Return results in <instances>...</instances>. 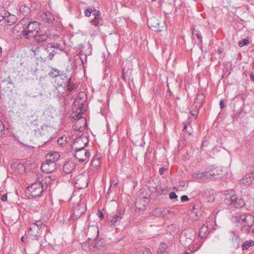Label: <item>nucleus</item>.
I'll return each mask as SVG.
<instances>
[{"label":"nucleus","mask_w":254,"mask_h":254,"mask_svg":"<svg viewBox=\"0 0 254 254\" xmlns=\"http://www.w3.org/2000/svg\"><path fill=\"white\" fill-rule=\"evenodd\" d=\"M2 18H4V21L9 25L14 24L16 21V17L7 11H3Z\"/></svg>","instance_id":"nucleus-15"},{"label":"nucleus","mask_w":254,"mask_h":254,"mask_svg":"<svg viewBox=\"0 0 254 254\" xmlns=\"http://www.w3.org/2000/svg\"><path fill=\"white\" fill-rule=\"evenodd\" d=\"M192 176L195 179L202 180L212 178L210 171L204 172H195L193 174Z\"/></svg>","instance_id":"nucleus-17"},{"label":"nucleus","mask_w":254,"mask_h":254,"mask_svg":"<svg viewBox=\"0 0 254 254\" xmlns=\"http://www.w3.org/2000/svg\"><path fill=\"white\" fill-rule=\"evenodd\" d=\"M148 26L150 28L152 29L153 28H157V26H159V23L158 21L156 19H153L150 20L148 22Z\"/></svg>","instance_id":"nucleus-30"},{"label":"nucleus","mask_w":254,"mask_h":254,"mask_svg":"<svg viewBox=\"0 0 254 254\" xmlns=\"http://www.w3.org/2000/svg\"><path fill=\"white\" fill-rule=\"evenodd\" d=\"M85 95L84 93H81L79 94V96H78V98H79V100H82V97H81V96H84Z\"/></svg>","instance_id":"nucleus-54"},{"label":"nucleus","mask_w":254,"mask_h":254,"mask_svg":"<svg viewBox=\"0 0 254 254\" xmlns=\"http://www.w3.org/2000/svg\"><path fill=\"white\" fill-rule=\"evenodd\" d=\"M125 209L120 208L108 215L107 218L110 226L114 227L118 225L123 216L125 215Z\"/></svg>","instance_id":"nucleus-4"},{"label":"nucleus","mask_w":254,"mask_h":254,"mask_svg":"<svg viewBox=\"0 0 254 254\" xmlns=\"http://www.w3.org/2000/svg\"><path fill=\"white\" fill-rule=\"evenodd\" d=\"M46 243H47V241L46 240V238L44 236V238H43V240L40 241V244L41 246H43V245H44Z\"/></svg>","instance_id":"nucleus-46"},{"label":"nucleus","mask_w":254,"mask_h":254,"mask_svg":"<svg viewBox=\"0 0 254 254\" xmlns=\"http://www.w3.org/2000/svg\"><path fill=\"white\" fill-rule=\"evenodd\" d=\"M4 132V126L3 123L0 120V137H1Z\"/></svg>","instance_id":"nucleus-37"},{"label":"nucleus","mask_w":254,"mask_h":254,"mask_svg":"<svg viewBox=\"0 0 254 254\" xmlns=\"http://www.w3.org/2000/svg\"><path fill=\"white\" fill-rule=\"evenodd\" d=\"M86 120L85 119V118H80L78 120H77L76 121V122L75 123V128L76 129V127H77V126L78 125V124L82 122V123L84 124V123L85 122Z\"/></svg>","instance_id":"nucleus-38"},{"label":"nucleus","mask_w":254,"mask_h":254,"mask_svg":"<svg viewBox=\"0 0 254 254\" xmlns=\"http://www.w3.org/2000/svg\"><path fill=\"white\" fill-rule=\"evenodd\" d=\"M11 168L14 169L19 170L20 173H22L25 171V166L23 164L19 163H15L11 165Z\"/></svg>","instance_id":"nucleus-27"},{"label":"nucleus","mask_w":254,"mask_h":254,"mask_svg":"<svg viewBox=\"0 0 254 254\" xmlns=\"http://www.w3.org/2000/svg\"><path fill=\"white\" fill-rule=\"evenodd\" d=\"M43 190V185L40 182L35 183L27 188V193L29 194L30 196L33 198L40 196Z\"/></svg>","instance_id":"nucleus-5"},{"label":"nucleus","mask_w":254,"mask_h":254,"mask_svg":"<svg viewBox=\"0 0 254 254\" xmlns=\"http://www.w3.org/2000/svg\"><path fill=\"white\" fill-rule=\"evenodd\" d=\"M214 196L213 194H209L207 197V201L213 202L214 200Z\"/></svg>","instance_id":"nucleus-43"},{"label":"nucleus","mask_w":254,"mask_h":254,"mask_svg":"<svg viewBox=\"0 0 254 254\" xmlns=\"http://www.w3.org/2000/svg\"><path fill=\"white\" fill-rule=\"evenodd\" d=\"M56 163H53L48 160H46L41 165L42 170L46 173H50L56 169Z\"/></svg>","instance_id":"nucleus-14"},{"label":"nucleus","mask_w":254,"mask_h":254,"mask_svg":"<svg viewBox=\"0 0 254 254\" xmlns=\"http://www.w3.org/2000/svg\"><path fill=\"white\" fill-rule=\"evenodd\" d=\"M253 233L254 234V229H253Z\"/></svg>","instance_id":"nucleus-62"},{"label":"nucleus","mask_w":254,"mask_h":254,"mask_svg":"<svg viewBox=\"0 0 254 254\" xmlns=\"http://www.w3.org/2000/svg\"><path fill=\"white\" fill-rule=\"evenodd\" d=\"M249 40L248 38L243 39L238 43V45L240 47H242L244 46H247L249 44Z\"/></svg>","instance_id":"nucleus-35"},{"label":"nucleus","mask_w":254,"mask_h":254,"mask_svg":"<svg viewBox=\"0 0 254 254\" xmlns=\"http://www.w3.org/2000/svg\"><path fill=\"white\" fill-rule=\"evenodd\" d=\"M39 50H40V48L39 47H37L35 49H34L33 50V52L35 53V54H36V53L37 52H39Z\"/></svg>","instance_id":"nucleus-56"},{"label":"nucleus","mask_w":254,"mask_h":254,"mask_svg":"<svg viewBox=\"0 0 254 254\" xmlns=\"http://www.w3.org/2000/svg\"><path fill=\"white\" fill-rule=\"evenodd\" d=\"M155 31H157V32H160L161 31V30L156 29V30H155Z\"/></svg>","instance_id":"nucleus-60"},{"label":"nucleus","mask_w":254,"mask_h":254,"mask_svg":"<svg viewBox=\"0 0 254 254\" xmlns=\"http://www.w3.org/2000/svg\"><path fill=\"white\" fill-rule=\"evenodd\" d=\"M118 184V182L116 180H113L111 181V185L109 190H111L112 188H114Z\"/></svg>","instance_id":"nucleus-41"},{"label":"nucleus","mask_w":254,"mask_h":254,"mask_svg":"<svg viewBox=\"0 0 254 254\" xmlns=\"http://www.w3.org/2000/svg\"><path fill=\"white\" fill-rule=\"evenodd\" d=\"M39 23L35 21L29 22L26 28L22 32V36L27 39L34 38L40 30Z\"/></svg>","instance_id":"nucleus-2"},{"label":"nucleus","mask_w":254,"mask_h":254,"mask_svg":"<svg viewBox=\"0 0 254 254\" xmlns=\"http://www.w3.org/2000/svg\"><path fill=\"white\" fill-rule=\"evenodd\" d=\"M209 233L208 227L206 224H203L199 229L198 237L200 239L206 238Z\"/></svg>","instance_id":"nucleus-19"},{"label":"nucleus","mask_w":254,"mask_h":254,"mask_svg":"<svg viewBox=\"0 0 254 254\" xmlns=\"http://www.w3.org/2000/svg\"><path fill=\"white\" fill-rule=\"evenodd\" d=\"M49 74L53 78H56L59 76H60L61 77H65V74L63 71H61L57 68H52L51 72L49 73Z\"/></svg>","instance_id":"nucleus-24"},{"label":"nucleus","mask_w":254,"mask_h":254,"mask_svg":"<svg viewBox=\"0 0 254 254\" xmlns=\"http://www.w3.org/2000/svg\"><path fill=\"white\" fill-rule=\"evenodd\" d=\"M24 9H26V10H27L28 11L29 10V8L27 6H21L19 8V9L20 11H21L22 10Z\"/></svg>","instance_id":"nucleus-51"},{"label":"nucleus","mask_w":254,"mask_h":254,"mask_svg":"<svg viewBox=\"0 0 254 254\" xmlns=\"http://www.w3.org/2000/svg\"><path fill=\"white\" fill-rule=\"evenodd\" d=\"M2 52V48L0 47V53Z\"/></svg>","instance_id":"nucleus-61"},{"label":"nucleus","mask_w":254,"mask_h":254,"mask_svg":"<svg viewBox=\"0 0 254 254\" xmlns=\"http://www.w3.org/2000/svg\"><path fill=\"white\" fill-rule=\"evenodd\" d=\"M168 231L172 235H175L179 231V227L176 224H171L168 226Z\"/></svg>","instance_id":"nucleus-25"},{"label":"nucleus","mask_w":254,"mask_h":254,"mask_svg":"<svg viewBox=\"0 0 254 254\" xmlns=\"http://www.w3.org/2000/svg\"><path fill=\"white\" fill-rule=\"evenodd\" d=\"M66 88L68 91L69 92L72 91L75 88V84L73 83H71L70 78L68 79V84L67 85Z\"/></svg>","instance_id":"nucleus-34"},{"label":"nucleus","mask_w":254,"mask_h":254,"mask_svg":"<svg viewBox=\"0 0 254 254\" xmlns=\"http://www.w3.org/2000/svg\"><path fill=\"white\" fill-rule=\"evenodd\" d=\"M7 196L6 194H3L2 195L1 199L3 201H5L7 200Z\"/></svg>","instance_id":"nucleus-48"},{"label":"nucleus","mask_w":254,"mask_h":254,"mask_svg":"<svg viewBox=\"0 0 254 254\" xmlns=\"http://www.w3.org/2000/svg\"><path fill=\"white\" fill-rule=\"evenodd\" d=\"M220 107L221 109H223L224 107V104L223 100H221L219 103Z\"/></svg>","instance_id":"nucleus-49"},{"label":"nucleus","mask_w":254,"mask_h":254,"mask_svg":"<svg viewBox=\"0 0 254 254\" xmlns=\"http://www.w3.org/2000/svg\"><path fill=\"white\" fill-rule=\"evenodd\" d=\"M250 77L251 78V80L254 82V74L253 73H251Z\"/></svg>","instance_id":"nucleus-53"},{"label":"nucleus","mask_w":254,"mask_h":254,"mask_svg":"<svg viewBox=\"0 0 254 254\" xmlns=\"http://www.w3.org/2000/svg\"><path fill=\"white\" fill-rule=\"evenodd\" d=\"M102 21V19L101 17H94V19L91 21V23L93 25L96 26H100L102 25L101 22Z\"/></svg>","instance_id":"nucleus-33"},{"label":"nucleus","mask_w":254,"mask_h":254,"mask_svg":"<svg viewBox=\"0 0 254 254\" xmlns=\"http://www.w3.org/2000/svg\"><path fill=\"white\" fill-rule=\"evenodd\" d=\"M98 216L101 219H103L104 217V213L101 211H99L98 212Z\"/></svg>","instance_id":"nucleus-47"},{"label":"nucleus","mask_w":254,"mask_h":254,"mask_svg":"<svg viewBox=\"0 0 254 254\" xmlns=\"http://www.w3.org/2000/svg\"><path fill=\"white\" fill-rule=\"evenodd\" d=\"M254 179V174L253 173L247 174L241 180L240 183L242 184L247 185L250 184Z\"/></svg>","instance_id":"nucleus-22"},{"label":"nucleus","mask_w":254,"mask_h":254,"mask_svg":"<svg viewBox=\"0 0 254 254\" xmlns=\"http://www.w3.org/2000/svg\"><path fill=\"white\" fill-rule=\"evenodd\" d=\"M254 245V241H246L242 245V249L243 250H248L250 247Z\"/></svg>","instance_id":"nucleus-28"},{"label":"nucleus","mask_w":254,"mask_h":254,"mask_svg":"<svg viewBox=\"0 0 254 254\" xmlns=\"http://www.w3.org/2000/svg\"><path fill=\"white\" fill-rule=\"evenodd\" d=\"M163 214V210L161 208H156L152 211V215L156 217H158Z\"/></svg>","instance_id":"nucleus-31"},{"label":"nucleus","mask_w":254,"mask_h":254,"mask_svg":"<svg viewBox=\"0 0 254 254\" xmlns=\"http://www.w3.org/2000/svg\"><path fill=\"white\" fill-rule=\"evenodd\" d=\"M204 99V97L202 94H198L195 99L194 103L197 104V105H198L199 106H201L202 104Z\"/></svg>","instance_id":"nucleus-29"},{"label":"nucleus","mask_w":254,"mask_h":254,"mask_svg":"<svg viewBox=\"0 0 254 254\" xmlns=\"http://www.w3.org/2000/svg\"><path fill=\"white\" fill-rule=\"evenodd\" d=\"M192 35H195L198 39L200 40L201 41H202L201 34L198 31L193 29L192 31Z\"/></svg>","instance_id":"nucleus-36"},{"label":"nucleus","mask_w":254,"mask_h":254,"mask_svg":"<svg viewBox=\"0 0 254 254\" xmlns=\"http://www.w3.org/2000/svg\"><path fill=\"white\" fill-rule=\"evenodd\" d=\"M187 128H188L187 126H184V127H183V130H187Z\"/></svg>","instance_id":"nucleus-58"},{"label":"nucleus","mask_w":254,"mask_h":254,"mask_svg":"<svg viewBox=\"0 0 254 254\" xmlns=\"http://www.w3.org/2000/svg\"><path fill=\"white\" fill-rule=\"evenodd\" d=\"M84 102V100H83L82 102ZM81 104H82V103H81Z\"/></svg>","instance_id":"nucleus-63"},{"label":"nucleus","mask_w":254,"mask_h":254,"mask_svg":"<svg viewBox=\"0 0 254 254\" xmlns=\"http://www.w3.org/2000/svg\"><path fill=\"white\" fill-rule=\"evenodd\" d=\"M169 198L171 199H177L178 198V195L175 192H171L169 193Z\"/></svg>","instance_id":"nucleus-42"},{"label":"nucleus","mask_w":254,"mask_h":254,"mask_svg":"<svg viewBox=\"0 0 254 254\" xmlns=\"http://www.w3.org/2000/svg\"><path fill=\"white\" fill-rule=\"evenodd\" d=\"M181 199L182 201L185 202V201H187L189 200V199L187 195H184L181 196Z\"/></svg>","instance_id":"nucleus-45"},{"label":"nucleus","mask_w":254,"mask_h":254,"mask_svg":"<svg viewBox=\"0 0 254 254\" xmlns=\"http://www.w3.org/2000/svg\"><path fill=\"white\" fill-rule=\"evenodd\" d=\"M58 142L59 143L60 142V140H59V139H58Z\"/></svg>","instance_id":"nucleus-64"},{"label":"nucleus","mask_w":254,"mask_h":254,"mask_svg":"<svg viewBox=\"0 0 254 254\" xmlns=\"http://www.w3.org/2000/svg\"><path fill=\"white\" fill-rule=\"evenodd\" d=\"M35 41L38 43H42L44 42H48L50 39V37L46 33H40L39 32L35 36L34 38Z\"/></svg>","instance_id":"nucleus-18"},{"label":"nucleus","mask_w":254,"mask_h":254,"mask_svg":"<svg viewBox=\"0 0 254 254\" xmlns=\"http://www.w3.org/2000/svg\"><path fill=\"white\" fill-rule=\"evenodd\" d=\"M75 167V164L71 160L66 161L63 165V171L65 174L70 173Z\"/></svg>","instance_id":"nucleus-16"},{"label":"nucleus","mask_w":254,"mask_h":254,"mask_svg":"<svg viewBox=\"0 0 254 254\" xmlns=\"http://www.w3.org/2000/svg\"><path fill=\"white\" fill-rule=\"evenodd\" d=\"M3 13V12L1 13L0 14V22L1 21H2V20H4V18H2Z\"/></svg>","instance_id":"nucleus-55"},{"label":"nucleus","mask_w":254,"mask_h":254,"mask_svg":"<svg viewBox=\"0 0 254 254\" xmlns=\"http://www.w3.org/2000/svg\"><path fill=\"white\" fill-rule=\"evenodd\" d=\"M92 13V10L91 8L86 9L84 11L85 15L87 17L90 16Z\"/></svg>","instance_id":"nucleus-40"},{"label":"nucleus","mask_w":254,"mask_h":254,"mask_svg":"<svg viewBox=\"0 0 254 254\" xmlns=\"http://www.w3.org/2000/svg\"><path fill=\"white\" fill-rule=\"evenodd\" d=\"M144 254H151L150 251L148 249H144Z\"/></svg>","instance_id":"nucleus-50"},{"label":"nucleus","mask_w":254,"mask_h":254,"mask_svg":"<svg viewBox=\"0 0 254 254\" xmlns=\"http://www.w3.org/2000/svg\"><path fill=\"white\" fill-rule=\"evenodd\" d=\"M167 245L165 243L160 244L157 251V254H168Z\"/></svg>","instance_id":"nucleus-26"},{"label":"nucleus","mask_w":254,"mask_h":254,"mask_svg":"<svg viewBox=\"0 0 254 254\" xmlns=\"http://www.w3.org/2000/svg\"><path fill=\"white\" fill-rule=\"evenodd\" d=\"M235 219L237 223L243 227H247L249 231L250 229L254 225V217L249 213H243L242 214H237Z\"/></svg>","instance_id":"nucleus-3"},{"label":"nucleus","mask_w":254,"mask_h":254,"mask_svg":"<svg viewBox=\"0 0 254 254\" xmlns=\"http://www.w3.org/2000/svg\"><path fill=\"white\" fill-rule=\"evenodd\" d=\"M201 246V245L195 247L194 245H193V246H191L190 249L187 250L185 252V253L187 254H190L191 253H194L195 252H196L200 248Z\"/></svg>","instance_id":"nucleus-32"},{"label":"nucleus","mask_w":254,"mask_h":254,"mask_svg":"<svg viewBox=\"0 0 254 254\" xmlns=\"http://www.w3.org/2000/svg\"><path fill=\"white\" fill-rule=\"evenodd\" d=\"M42 19L48 23H51L54 21L55 17L50 12L47 11L42 15Z\"/></svg>","instance_id":"nucleus-23"},{"label":"nucleus","mask_w":254,"mask_h":254,"mask_svg":"<svg viewBox=\"0 0 254 254\" xmlns=\"http://www.w3.org/2000/svg\"><path fill=\"white\" fill-rule=\"evenodd\" d=\"M43 226L44 225L42 222L36 221L32 223L25 232V236L29 240H39L41 237Z\"/></svg>","instance_id":"nucleus-1"},{"label":"nucleus","mask_w":254,"mask_h":254,"mask_svg":"<svg viewBox=\"0 0 254 254\" xmlns=\"http://www.w3.org/2000/svg\"><path fill=\"white\" fill-rule=\"evenodd\" d=\"M88 144V139L86 136H79L71 144V148L74 150L83 149Z\"/></svg>","instance_id":"nucleus-9"},{"label":"nucleus","mask_w":254,"mask_h":254,"mask_svg":"<svg viewBox=\"0 0 254 254\" xmlns=\"http://www.w3.org/2000/svg\"><path fill=\"white\" fill-rule=\"evenodd\" d=\"M74 156L79 162H84L89 157L90 152L85 148L75 150Z\"/></svg>","instance_id":"nucleus-12"},{"label":"nucleus","mask_w":254,"mask_h":254,"mask_svg":"<svg viewBox=\"0 0 254 254\" xmlns=\"http://www.w3.org/2000/svg\"><path fill=\"white\" fill-rule=\"evenodd\" d=\"M89 175L88 173L79 174L75 178L74 186L78 189H83L88 186Z\"/></svg>","instance_id":"nucleus-7"},{"label":"nucleus","mask_w":254,"mask_h":254,"mask_svg":"<svg viewBox=\"0 0 254 254\" xmlns=\"http://www.w3.org/2000/svg\"><path fill=\"white\" fill-rule=\"evenodd\" d=\"M224 202L227 205L232 206L236 208H241L245 204L243 199L238 198L237 195L232 194L226 196Z\"/></svg>","instance_id":"nucleus-6"},{"label":"nucleus","mask_w":254,"mask_h":254,"mask_svg":"<svg viewBox=\"0 0 254 254\" xmlns=\"http://www.w3.org/2000/svg\"><path fill=\"white\" fill-rule=\"evenodd\" d=\"M210 172L211 177L213 179H220L227 174V169L226 168L216 167L210 170Z\"/></svg>","instance_id":"nucleus-11"},{"label":"nucleus","mask_w":254,"mask_h":254,"mask_svg":"<svg viewBox=\"0 0 254 254\" xmlns=\"http://www.w3.org/2000/svg\"><path fill=\"white\" fill-rule=\"evenodd\" d=\"M122 77L124 80H125L124 69H123L122 71Z\"/></svg>","instance_id":"nucleus-57"},{"label":"nucleus","mask_w":254,"mask_h":254,"mask_svg":"<svg viewBox=\"0 0 254 254\" xmlns=\"http://www.w3.org/2000/svg\"><path fill=\"white\" fill-rule=\"evenodd\" d=\"M5 80L7 81L9 84L12 85L13 87L14 86V84L10 76H7V79Z\"/></svg>","instance_id":"nucleus-44"},{"label":"nucleus","mask_w":254,"mask_h":254,"mask_svg":"<svg viewBox=\"0 0 254 254\" xmlns=\"http://www.w3.org/2000/svg\"><path fill=\"white\" fill-rule=\"evenodd\" d=\"M60 157V154L57 152L49 153L46 156V160L48 161L56 163Z\"/></svg>","instance_id":"nucleus-20"},{"label":"nucleus","mask_w":254,"mask_h":254,"mask_svg":"<svg viewBox=\"0 0 254 254\" xmlns=\"http://www.w3.org/2000/svg\"><path fill=\"white\" fill-rule=\"evenodd\" d=\"M24 236H22V237L21 238V241H22V242H24Z\"/></svg>","instance_id":"nucleus-59"},{"label":"nucleus","mask_w":254,"mask_h":254,"mask_svg":"<svg viewBox=\"0 0 254 254\" xmlns=\"http://www.w3.org/2000/svg\"><path fill=\"white\" fill-rule=\"evenodd\" d=\"M164 172V168H160L159 169V173L161 175H163Z\"/></svg>","instance_id":"nucleus-52"},{"label":"nucleus","mask_w":254,"mask_h":254,"mask_svg":"<svg viewBox=\"0 0 254 254\" xmlns=\"http://www.w3.org/2000/svg\"><path fill=\"white\" fill-rule=\"evenodd\" d=\"M81 248L82 250L86 252L95 251L96 250L99 249V242H95L89 239L88 240L81 244Z\"/></svg>","instance_id":"nucleus-10"},{"label":"nucleus","mask_w":254,"mask_h":254,"mask_svg":"<svg viewBox=\"0 0 254 254\" xmlns=\"http://www.w3.org/2000/svg\"><path fill=\"white\" fill-rule=\"evenodd\" d=\"M92 14L95 16L94 17H101V12L96 9H94L92 10Z\"/></svg>","instance_id":"nucleus-39"},{"label":"nucleus","mask_w":254,"mask_h":254,"mask_svg":"<svg viewBox=\"0 0 254 254\" xmlns=\"http://www.w3.org/2000/svg\"><path fill=\"white\" fill-rule=\"evenodd\" d=\"M85 208L83 204H78L76 207L74 208L73 209L72 215L70 217V218L73 220L76 219L83 214L85 212Z\"/></svg>","instance_id":"nucleus-13"},{"label":"nucleus","mask_w":254,"mask_h":254,"mask_svg":"<svg viewBox=\"0 0 254 254\" xmlns=\"http://www.w3.org/2000/svg\"><path fill=\"white\" fill-rule=\"evenodd\" d=\"M45 50L49 53L48 58L51 60L54 56L63 50L62 46L58 43H50L46 46Z\"/></svg>","instance_id":"nucleus-8"},{"label":"nucleus","mask_w":254,"mask_h":254,"mask_svg":"<svg viewBox=\"0 0 254 254\" xmlns=\"http://www.w3.org/2000/svg\"><path fill=\"white\" fill-rule=\"evenodd\" d=\"M101 155L96 154L94 156L91 162V165L96 169L100 166L101 163Z\"/></svg>","instance_id":"nucleus-21"}]
</instances>
